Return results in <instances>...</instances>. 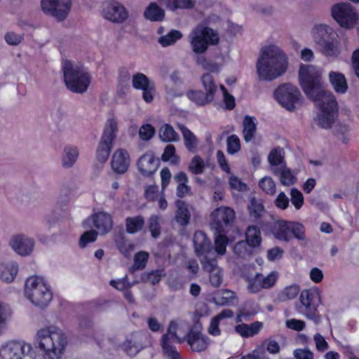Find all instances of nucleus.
Segmentation results:
<instances>
[{
	"instance_id": "61",
	"label": "nucleus",
	"mask_w": 359,
	"mask_h": 359,
	"mask_svg": "<svg viewBox=\"0 0 359 359\" xmlns=\"http://www.w3.org/2000/svg\"><path fill=\"white\" fill-rule=\"evenodd\" d=\"M219 89L222 93L225 109L228 110L233 109L236 106L234 97L229 93V92L223 85L219 86Z\"/></svg>"
},
{
	"instance_id": "53",
	"label": "nucleus",
	"mask_w": 359,
	"mask_h": 359,
	"mask_svg": "<svg viewBox=\"0 0 359 359\" xmlns=\"http://www.w3.org/2000/svg\"><path fill=\"white\" fill-rule=\"evenodd\" d=\"M252 247L246 241H239L233 247V252L238 257H245L252 253Z\"/></svg>"
},
{
	"instance_id": "59",
	"label": "nucleus",
	"mask_w": 359,
	"mask_h": 359,
	"mask_svg": "<svg viewBox=\"0 0 359 359\" xmlns=\"http://www.w3.org/2000/svg\"><path fill=\"white\" fill-rule=\"evenodd\" d=\"M204 167L203 160L200 156H196L191 159L189 170L194 174L198 175L203 172Z\"/></svg>"
},
{
	"instance_id": "43",
	"label": "nucleus",
	"mask_w": 359,
	"mask_h": 359,
	"mask_svg": "<svg viewBox=\"0 0 359 359\" xmlns=\"http://www.w3.org/2000/svg\"><path fill=\"white\" fill-rule=\"evenodd\" d=\"M179 129L182 132L186 147L189 151H193L197 144V139L194 134L183 125L178 126Z\"/></svg>"
},
{
	"instance_id": "11",
	"label": "nucleus",
	"mask_w": 359,
	"mask_h": 359,
	"mask_svg": "<svg viewBox=\"0 0 359 359\" xmlns=\"http://www.w3.org/2000/svg\"><path fill=\"white\" fill-rule=\"evenodd\" d=\"M32 344L23 341H9L0 347V359H36Z\"/></svg>"
},
{
	"instance_id": "2",
	"label": "nucleus",
	"mask_w": 359,
	"mask_h": 359,
	"mask_svg": "<svg viewBox=\"0 0 359 359\" xmlns=\"http://www.w3.org/2000/svg\"><path fill=\"white\" fill-rule=\"evenodd\" d=\"M288 57L276 44L262 48L256 62L257 78L261 81H272L282 76L288 69Z\"/></svg>"
},
{
	"instance_id": "64",
	"label": "nucleus",
	"mask_w": 359,
	"mask_h": 359,
	"mask_svg": "<svg viewBox=\"0 0 359 359\" xmlns=\"http://www.w3.org/2000/svg\"><path fill=\"white\" fill-rule=\"evenodd\" d=\"M154 134L155 128L150 124H144L139 130V135L142 140H150Z\"/></svg>"
},
{
	"instance_id": "12",
	"label": "nucleus",
	"mask_w": 359,
	"mask_h": 359,
	"mask_svg": "<svg viewBox=\"0 0 359 359\" xmlns=\"http://www.w3.org/2000/svg\"><path fill=\"white\" fill-rule=\"evenodd\" d=\"M299 299L300 304L297 306L298 312L315 323H319L320 317L318 313L320 300L318 292L314 289L304 290L301 292Z\"/></svg>"
},
{
	"instance_id": "60",
	"label": "nucleus",
	"mask_w": 359,
	"mask_h": 359,
	"mask_svg": "<svg viewBox=\"0 0 359 359\" xmlns=\"http://www.w3.org/2000/svg\"><path fill=\"white\" fill-rule=\"evenodd\" d=\"M197 64L201 65L205 70H208L212 73H218L220 70V66L216 62L207 60L203 57L197 59Z\"/></svg>"
},
{
	"instance_id": "54",
	"label": "nucleus",
	"mask_w": 359,
	"mask_h": 359,
	"mask_svg": "<svg viewBox=\"0 0 359 359\" xmlns=\"http://www.w3.org/2000/svg\"><path fill=\"white\" fill-rule=\"evenodd\" d=\"M227 152L229 154H235L241 149V141L236 135H231L226 140Z\"/></svg>"
},
{
	"instance_id": "39",
	"label": "nucleus",
	"mask_w": 359,
	"mask_h": 359,
	"mask_svg": "<svg viewBox=\"0 0 359 359\" xmlns=\"http://www.w3.org/2000/svg\"><path fill=\"white\" fill-rule=\"evenodd\" d=\"M144 224V219L141 215L128 217L126 219V230L128 233H136L143 229Z\"/></svg>"
},
{
	"instance_id": "14",
	"label": "nucleus",
	"mask_w": 359,
	"mask_h": 359,
	"mask_svg": "<svg viewBox=\"0 0 359 359\" xmlns=\"http://www.w3.org/2000/svg\"><path fill=\"white\" fill-rule=\"evenodd\" d=\"M101 15L104 19L116 24L124 22L129 16L126 6L116 0H109L104 2Z\"/></svg>"
},
{
	"instance_id": "13",
	"label": "nucleus",
	"mask_w": 359,
	"mask_h": 359,
	"mask_svg": "<svg viewBox=\"0 0 359 359\" xmlns=\"http://www.w3.org/2000/svg\"><path fill=\"white\" fill-rule=\"evenodd\" d=\"M236 217L233 208L221 206L214 210L210 215V226L217 233L224 232L234 222Z\"/></svg>"
},
{
	"instance_id": "48",
	"label": "nucleus",
	"mask_w": 359,
	"mask_h": 359,
	"mask_svg": "<svg viewBox=\"0 0 359 359\" xmlns=\"http://www.w3.org/2000/svg\"><path fill=\"white\" fill-rule=\"evenodd\" d=\"M182 37L180 31L171 30L167 34L159 37L158 43L163 47L174 44L177 41Z\"/></svg>"
},
{
	"instance_id": "32",
	"label": "nucleus",
	"mask_w": 359,
	"mask_h": 359,
	"mask_svg": "<svg viewBox=\"0 0 359 359\" xmlns=\"http://www.w3.org/2000/svg\"><path fill=\"white\" fill-rule=\"evenodd\" d=\"M161 5L171 11H176L178 9L189 10L194 8L195 0H157Z\"/></svg>"
},
{
	"instance_id": "40",
	"label": "nucleus",
	"mask_w": 359,
	"mask_h": 359,
	"mask_svg": "<svg viewBox=\"0 0 359 359\" xmlns=\"http://www.w3.org/2000/svg\"><path fill=\"white\" fill-rule=\"evenodd\" d=\"M300 288L297 284H292L285 287L277 295V301L284 302L294 299L299 293Z\"/></svg>"
},
{
	"instance_id": "31",
	"label": "nucleus",
	"mask_w": 359,
	"mask_h": 359,
	"mask_svg": "<svg viewBox=\"0 0 359 359\" xmlns=\"http://www.w3.org/2000/svg\"><path fill=\"white\" fill-rule=\"evenodd\" d=\"M236 301V293L228 289L217 291L213 297V302L217 306L232 305Z\"/></svg>"
},
{
	"instance_id": "17",
	"label": "nucleus",
	"mask_w": 359,
	"mask_h": 359,
	"mask_svg": "<svg viewBox=\"0 0 359 359\" xmlns=\"http://www.w3.org/2000/svg\"><path fill=\"white\" fill-rule=\"evenodd\" d=\"M84 229L90 228L93 226L96 229V232L101 235L109 233L113 226L111 216L105 212H99L86 218L82 223Z\"/></svg>"
},
{
	"instance_id": "52",
	"label": "nucleus",
	"mask_w": 359,
	"mask_h": 359,
	"mask_svg": "<svg viewBox=\"0 0 359 359\" xmlns=\"http://www.w3.org/2000/svg\"><path fill=\"white\" fill-rule=\"evenodd\" d=\"M163 161H170L171 164L175 165L179 161V157L175 154V148L172 144H168L164 149L161 156Z\"/></svg>"
},
{
	"instance_id": "46",
	"label": "nucleus",
	"mask_w": 359,
	"mask_h": 359,
	"mask_svg": "<svg viewBox=\"0 0 359 359\" xmlns=\"http://www.w3.org/2000/svg\"><path fill=\"white\" fill-rule=\"evenodd\" d=\"M112 144L100 140L96 151V157L98 161L104 163L108 159Z\"/></svg>"
},
{
	"instance_id": "63",
	"label": "nucleus",
	"mask_w": 359,
	"mask_h": 359,
	"mask_svg": "<svg viewBox=\"0 0 359 359\" xmlns=\"http://www.w3.org/2000/svg\"><path fill=\"white\" fill-rule=\"evenodd\" d=\"M291 202L296 210H299L304 205V196L300 191L292 189L290 191Z\"/></svg>"
},
{
	"instance_id": "5",
	"label": "nucleus",
	"mask_w": 359,
	"mask_h": 359,
	"mask_svg": "<svg viewBox=\"0 0 359 359\" xmlns=\"http://www.w3.org/2000/svg\"><path fill=\"white\" fill-rule=\"evenodd\" d=\"M62 71L65 84L69 90L83 93L88 90L91 76L83 65L65 60L62 62Z\"/></svg>"
},
{
	"instance_id": "41",
	"label": "nucleus",
	"mask_w": 359,
	"mask_h": 359,
	"mask_svg": "<svg viewBox=\"0 0 359 359\" xmlns=\"http://www.w3.org/2000/svg\"><path fill=\"white\" fill-rule=\"evenodd\" d=\"M245 239L248 245L256 248L260 245L262 242L261 232L256 226H250L245 232Z\"/></svg>"
},
{
	"instance_id": "56",
	"label": "nucleus",
	"mask_w": 359,
	"mask_h": 359,
	"mask_svg": "<svg viewBox=\"0 0 359 359\" xmlns=\"http://www.w3.org/2000/svg\"><path fill=\"white\" fill-rule=\"evenodd\" d=\"M149 258V253L144 251H140L135 254L134 257L133 269H143L147 264Z\"/></svg>"
},
{
	"instance_id": "28",
	"label": "nucleus",
	"mask_w": 359,
	"mask_h": 359,
	"mask_svg": "<svg viewBox=\"0 0 359 359\" xmlns=\"http://www.w3.org/2000/svg\"><path fill=\"white\" fill-rule=\"evenodd\" d=\"M233 316V312L231 309H224L217 316L211 318L208 332L213 337L220 336L222 334L219 324L223 319L231 318Z\"/></svg>"
},
{
	"instance_id": "7",
	"label": "nucleus",
	"mask_w": 359,
	"mask_h": 359,
	"mask_svg": "<svg viewBox=\"0 0 359 359\" xmlns=\"http://www.w3.org/2000/svg\"><path fill=\"white\" fill-rule=\"evenodd\" d=\"M273 236L278 241L290 242L296 238L299 241L307 242L305 226L297 222L279 219L271 227Z\"/></svg>"
},
{
	"instance_id": "26",
	"label": "nucleus",
	"mask_w": 359,
	"mask_h": 359,
	"mask_svg": "<svg viewBox=\"0 0 359 359\" xmlns=\"http://www.w3.org/2000/svg\"><path fill=\"white\" fill-rule=\"evenodd\" d=\"M19 272V265L15 261L3 263L0 267V280L5 283H11Z\"/></svg>"
},
{
	"instance_id": "23",
	"label": "nucleus",
	"mask_w": 359,
	"mask_h": 359,
	"mask_svg": "<svg viewBox=\"0 0 359 359\" xmlns=\"http://www.w3.org/2000/svg\"><path fill=\"white\" fill-rule=\"evenodd\" d=\"M187 341L191 350L195 352L205 351L210 344V339L207 336L194 330L188 333Z\"/></svg>"
},
{
	"instance_id": "10",
	"label": "nucleus",
	"mask_w": 359,
	"mask_h": 359,
	"mask_svg": "<svg viewBox=\"0 0 359 359\" xmlns=\"http://www.w3.org/2000/svg\"><path fill=\"white\" fill-rule=\"evenodd\" d=\"M330 12L332 18L344 29H351L359 23V13L349 3L335 4L331 7Z\"/></svg>"
},
{
	"instance_id": "36",
	"label": "nucleus",
	"mask_w": 359,
	"mask_h": 359,
	"mask_svg": "<svg viewBox=\"0 0 359 359\" xmlns=\"http://www.w3.org/2000/svg\"><path fill=\"white\" fill-rule=\"evenodd\" d=\"M144 16L147 20L159 22L163 20L165 11L156 3H151L145 9Z\"/></svg>"
},
{
	"instance_id": "25",
	"label": "nucleus",
	"mask_w": 359,
	"mask_h": 359,
	"mask_svg": "<svg viewBox=\"0 0 359 359\" xmlns=\"http://www.w3.org/2000/svg\"><path fill=\"white\" fill-rule=\"evenodd\" d=\"M201 80L205 95L215 107H219V102L216 100L217 95L218 93V87L213 79V76L210 73H206L201 76Z\"/></svg>"
},
{
	"instance_id": "47",
	"label": "nucleus",
	"mask_w": 359,
	"mask_h": 359,
	"mask_svg": "<svg viewBox=\"0 0 359 359\" xmlns=\"http://www.w3.org/2000/svg\"><path fill=\"white\" fill-rule=\"evenodd\" d=\"M159 137L164 142H175L178 140V135L173 128L168 125H163L159 130Z\"/></svg>"
},
{
	"instance_id": "15",
	"label": "nucleus",
	"mask_w": 359,
	"mask_h": 359,
	"mask_svg": "<svg viewBox=\"0 0 359 359\" xmlns=\"http://www.w3.org/2000/svg\"><path fill=\"white\" fill-rule=\"evenodd\" d=\"M278 276L279 274L276 271H271L266 275L257 273L253 277L248 278V291L250 293H257L262 290L270 289L276 285Z\"/></svg>"
},
{
	"instance_id": "49",
	"label": "nucleus",
	"mask_w": 359,
	"mask_h": 359,
	"mask_svg": "<svg viewBox=\"0 0 359 359\" xmlns=\"http://www.w3.org/2000/svg\"><path fill=\"white\" fill-rule=\"evenodd\" d=\"M228 243L229 239L226 236L215 231L214 248L218 255H224L226 253Z\"/></svg>"
},
{
	"instance_id": "8",
	"label": "nucleus",
	"mask_w": 359,
	"mask_h": 359,
	"mask_svg": "<svg viewBox=\"0 0 359 359\" xmlns=\"http://www.w3.org/2000/svg\"><path fill=\"white\" fill-rule=\"evenodd\" d=\"M189 38L192 50L196 53H203L209 46L217 44L219 41L217 32L203 24L195 27Z\"/></svg>"
},
{
	"instance_id": "42",
	"label": "nucleus",
	"mask_w": 359,
	"mask_h": 359,
	"mask_svg": "<svg viewBox=\"0 0 359 359\" xmlns=\"http://www.w3.org/2000/svg\"><path fill=\"white\" fill-rule=\"evenodd\" d=\"M186 95L190 101L198 106L202 107L212 102L201 90H189L187 92Z\"/></svg>"
},
{
	"instance_id": "55",
	"label": "nucleus",
	"mask_w": 359,
	"mask_h": 359,
	"mask_svg": "<svg viewBox=\"0 0 359 359\" xmlns=\"http://www.w3.org/2000/svg\"><path fill=\"white\" fill-rule=\"evenodd\" d=\"M248 208L250 210V215L253 217L255 219L259 218L264 210V206L262 204V203L257 201L255 198H252L250 200Z\"/></svg>"
},
{
	"instance_id": "18",
	"label": "nucleus",
	"mask_w": 359,
	"mask_h": 359,
	"mask_svg": "<svg viewBox=\"0 0 359 359\" xmlns=\"http://www.w3.org/2000/svg\"><path fill=\"white\" fill-rule=\"evenodd\" d=\"M177 328V323L171 322L168 326L167 333L162 337L163 351L168 359H180L179 353L173 346L175 341H182L176 334Z\"/></svg>"
},
{
	"instance_id": "50",
	"label": "nucleus",
	"mask_w": 359,
	"mask_h": 359,
	"mask_svg": "<svg viewBox=\"0 0 359 359\" xmlns=\"http://www.w3.org/2000/svg\"><path fill=\"white\" fill-rule=\"evenodd\" d=\"M151 83L149 79L142 73H137L133 76L132 84L135 89L142 90Z\"/></svg>"
},
{
	"instance_id": "20",
	"label": "nucleus",
	"mask_w": 359,
	"mask_h": 359,
	"mask_svg": "<svg viewBox=\"0 0 359 359\" xmlns=\"http://www.w3.org/2000/svg\"><path fill=\"white\" fill-rule=\"evenodd\" d=\"M204 271L209 273L210 284L215 287L221 286L223 281V269L217 265V260L215 258H210L205 256L201 259Z\"/></svg>"
},
{
	"instance_id": "45",
	"label": "nucleus",
	"mask_w": 359,
	"mask_h": 359,
	"mask_svg": "<svg viewBox=\"0 0 359 359\" xmlns=\"http://www.w3.org/2000/svg\"><path fill=\"white\" fill-rule=\"evenodd\" d=\"M275 174L279 175L281 184L285 186L293 184L296 181V178L293 173L285 165L279 168L277 170V173Z\"/></svg>"
},
{
	"instance_id": "29",
	"label": "nucleus",
	"mask_w": 359,
	"mask_h": 359,
	"mask_svg": "<svg viewBox=\"0 0 359 359\" xmlns=\"http://www.w3.org/2000/svg\"><path fill=\"white\" fill-rule=\"evenodd\" d=\"M329 81L337 93L344 94L348 90L345 76L339 72L331 71L328 74Z\"/></svg>"
},
{
	"instance_id": "6",
	"label": "nucleus",
	"mask_w": 359,
	"mask_h": 359,
	"mask_svg": "<svg viewBox=\"0 0 359 359\" xmlns=\"http://www.w3.org/2000/svg\"><path fill=\"white\" fill-rule=\"evenodd\" d=\"M24 294L32 304L40 308L47 306L53 299L50 283L45 278L39 276H32L27 278Z\"/></svg>"
},
{
	"instance_id": "44",
	"label": "nucleus",
	"mask_w": 359,
	"mask_h": 359,
	"mask_svg": "<svg viewBox=\"0 0 359 359\" xmlns=\"http://www.w3.org/2000/svg\"><path fill=\"white\" fill-rule=\"evenodd\" d=\"M115 243L121 253L126 257L130 256L134 250V245L121 235L116 238Z\"/></svg>"
},
{
	"instance_id": "1",
	"label": "nucleus",
	"mask_w": 359,
	"mask_h": 359,
	"mask_svg": "<svg viewBox=\"0 0 359 359\" xmlns=\"http://www.w3.org/2000/svg\"><path fill=\"white\" fill-rule=\"evenodd\" d=\"M321 67L309 64H301L298 72L299 85L306 95L319 109L318 124L328 129L337 118L338 106L333 93L326 89Z\"/></svg>"
},
{
	"instance_id": "38",
	"label": "nucleus",
	"mask_w": 359,
	"mask_h": 359,
	"mask_svg": "<svg viewBox=\"0 0 359 359\" xmlns=\"http://www.w3.org/2000/svg\"><path fill=\"white\" fill-rule=\"evenodd\" d=\"M177 211L175 213L176 222L181 226L188 224L190 219V212L187 208V204L180 200L176 201Z\"/></svg>"
},
{
	"instance_id": "21",
	"label": "nucleus",
	"mask_w": 359,
	"mask_h": 359,
	"mask_svg": "<svg viewBox=\"0 0 359 359\" xmlns=\"http://www.w3.org/2000/svg\"><path fill=\"white\" fill-rule=\"evenodd\" d=\"M111 168L118 174L126 172L130 164V155L126 149L120 148L116 149L112 155Z\"/></svg>"
},
{
	"instance_id": "33",
	"label": "nucleus",
	"mask_w": 359,
	"mask_h": 359,
	"mask_svg": "<svg viewBox=\"0 0 359 359\" xmlns=\"http://www.w3.org/2000/svg\"><path fill=\"white\" fill-rule=\"evenodd\" d=\"M118 132V121L114 118L107 119L100 140L112 144Z\"/></svg>"
},
{
	"instance_id": "9",
	"label": "nucleus",
	"mask_w": 359,
	"mask_h": 359,
	"mask_svg": "<svg viewBox=\"0 0 359 359\" xmlns=\"http://www.w3.org/2000/svg\"><path fill=\"white\" fill-rule=\"evenodd\" d=\"M274 97L279 104L289 111L301 107L304 97L298 88L292 83H283L274 91Z\"/></svg>"
},
{
	"instance_id": "51",
	"label": "nucleus",
	"mask_w": 359,
	"mask_h": 359,
	"mask_svg": "<svg viewBox=\"0 0 359 359\" xmlns=\"http://www.w3.org/2000/svg\"><path fill=\"white\" fill-rule=\"evenodd\" d=\"M161 217L156 215H152L149 219V229L153 238H157L161 233L160 222Z\"/></svg>"
},
{
	"instance_id": "24",
	"label": "nucleus",
	"mask_w": 359,
	"mask_h": 359,
	"mask_svg": "<svg viewBox=\"0 0 359 359\" xmlns=\"http://www.w3.org/2000/svg\"><path fill=\"white\" fill-rule=\"evenodd\" d=\"M194 243L195 252L200 259L205 256L208 257L211 250V243L203 231H198L195 232Z\"/></svg>"
},
{
	"instance_id": "22",
	"label": "nucleus",
	"mask_w": 359,
	"mask_h": 359,
	"mask_svg": "<svg viewBox=\"0 0 359 359\" xmlns=\"http://www.w3.org/2000/svg\"><path fill=\"white\" fill-rule=\"evenodd\" d=\"M158 161L152 152H147L138 160L137 167L139 171L145 176L154 174L158 168Z\"/></svg>"
},
{
	"instance_id": "30",
	"label": "nucleus",
	"mask_w": 359,
	"mask_h": 359,
	"mask_svg": "<svg viewBox=\"0 0 359 359\" xmlns=\"http://www.w3.org/2000/svg\"><path fill=\"white\" fill-rule=\"evenodd\" d=\"M79 149L72 145H67L64 147L61 156V164L65 168H70L77 161L79 158Z\"/></svg>"
},
{
	"instance_id": "57",
	"label": "nucleus",
	"mask_w": 359,
	"mask_h": 359,
	"mask_svg": "<svg viewBox=\"0 0 359 359\" xmlns=\"http://www.w3.org/2000/svg\"><path fill=\"white\" fill-rule=\"evenodd\" d=\"M348 132L349 127L346 124L339 123L334 127L335 135L344 144H346L349 140V137L346 135Z\"/></svg>"
},
{
	"instance_id": "34",
	"label": "nucleus",
	"mask_w": 359,
	"mask_h": 359,
	"mask_svg": "<svg viewBox=\"0 0 359 359\" xmlns=\"http://www.w3.org/2000/svg\"><path fill=\"white\" fill-rule=\"evenodd\" d=\"M257 130L256 118L252 116H245L243 123V135L246 142H250L255 137Z\"/></svg>"
},
{
	"instance_id": "27",
	"label": "nucleus",
	"mask_w": 359,
	"mask_h": 359,
	"mask_svg": "<svg viewBox=\"0 0 359 359\" xmlns=\"http://www.w3.org/2000/svg\"><path fill=\"white\" fill-rule=\"evenodd\" d=\"M262 322L255 321L250 324L241 323L234 327L235 332L243 338L253 337L258 334L263 328Z\"/></svg>"
},
{
	"instance_id": "4",
	"label": "nucleus",
	"mask_w": 359,
	"mask_h": 359,
	"mask_svg": "<svg viewBox=\"0 0 359 359\" xmlns=\"http://www.w3.org/2000/svg\"><path fill=\"white\" fill-rule=\"evenodd\" d=\"M313 43L326 57L336 59L341 53V44L335 29L325 23H315L310 29Z\"/></svg>"
},
{
	"instance_id": "58",
	"label": "nucleus",
	"mask_w": 359,
	"mask_h": 359,
	"mask_svg": "<svg viewBox=\"0 0 359 359\" xmlns=\"http://www.w3.org/2000/svg\"><path fill=\"white\" fill-rule=\"evenodd\" d=\"M259 185L267 194L273 195L276 193V184L271 177H265L262 178L259 181Z\"/></svg>"
},
{
	"instance_id": "16",
	"label": "nucleus",
	"mask_w": 359,
	"mask_h": 359,
	"mask_svg": "<svg viewBox=\"0 0 359 359\" xmlns=\"http://www.w3.org/2000/svg\"><path fill=\"white\" fill-rule=\"evenodd\" d=\"M72 6V0H41V7L46 15H51L58 20H63L68 15Z\"/></svg>"
},
{
	"instance_id": "62",
	"label": "nucleus",
	"mask_w": 359,
	"mask_h": 359,
	"mask_svg": "<svg viewBox=\"0 0 359 359\" xmlns=\"http://www.w3.org/2000/svg\"><path fill=\"white\" fill-rule=\"evenodd\" d=\"M97 233L95 230H90L84 232L79 240V245L81 248H85L86 245L96 241Z\"/></svg>"
},
{
	"instance_id": "35",
	"label": "nucleus",
	"mask_w": 359,
	"mask_h": 359,
	"mask_svg": "<svg viewBox=\"0 0 359 359\" xmlns=\"http://www.w3.org/2000/svg\"><path fill=\"white\" fill-rule=\"evenodd\" d=\"M283 158L284 151L282 148L277 147L270 151L268 156V161L273 173H277L279 168L285 166Z\"/></svg>"
},
{
	"instance_id": "19",
	"label": "nucleus",
	"mask_w": 359,
	"mask_h": 359,
	"mask_svg": "<svg viewBox=\"0 0 359 359\" xmlns=\"http://www.w3.org/2000/svg\"><path fill=\"white\" fill-rule=\"evenodd\" d=\"M9 246L18 255L29 256L34 248V240L22 233L13 235L8 242Z\"/></svg>"
},
{
	"instance_id": "3",
	"label": "nucleus",
	"mask_w": 359,
	"mask_h": 359,
	"mask_svg": "<svg viewBox=\"0 0 359 359\" xmlns=\"http://www.w3.org/2000/svg\"><path fill=\"white\" fill-rule=\"evenodd\" d=\"M68 344L64 330L53 325L39 329L34 339L40 359H62Z\"/></svg>"
},
{
	"instance_id": "37",
	"label": "nucleus",
	"mask_w": 359,
	"mask_h": 359,
	"mask_svg": "<svg viewBox=\"0 0 359 359\" xmlns=\"http://www.w3.org/2000/svg\"><path fill=\"white\" fill-rule=\"evenodd\" d=\"M13 316V311L9 304L0 301V334L7 329Z\"/></svg>"
}]
</instances>
